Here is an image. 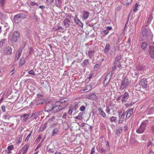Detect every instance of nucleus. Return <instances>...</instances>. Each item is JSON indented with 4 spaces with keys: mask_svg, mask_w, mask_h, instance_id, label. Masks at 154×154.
Returning <instances> with one entry per match:
<instances>
[{
    "mask_svg": "<svg viewBox=\"0 0 154 154\" xmlns=\"http://www.w3.org/2000/svg\"><path fill=\"white\" fill-rule=\"evenodd\" d=\"M28 73L29 74L32 75H33L35 76L36 75V74L34 72L33 70H30L28 72Z\"/></svg>",
    "mask_w": 154,
    "mask_h": 154,
    "instance_id": "43",
    "label": "nucleus"
},
{
    "mask_svg": "<svg viewBox=\"0 0 154 154\" xmlns=\"http://www.w3.org/2000/svg\"><path fill=\"white\" fill-rule=\"evenodd\" d=\"M54 0H46V2L48 5H50L52 3Z\"/></svg>",
    "mask_w": 154,
    "mask_h": 154,
    "instance_id": "49",
    "label": "nucleus"
},
{
    "mask_svg": "<svg viewBox=\"0 0 154 154\" xmlns=\"http://www.w3.org/2000/svg\"><path fill=\"white\" fill-rule=\"evenodd\" d=\"M56 104V102L54 104H53V106H52L51 109L50 110L51 113H55L59 111V110Z\"/></svg>",
    "mask_w": 154,
    "mask_h": 154,
    "instance_id": "6",
    "label": "nucleus"
},
{
    "mask_svg": "<svg viewBox=\"0 0 154 154\" xmlns=\"http://www.w3.org/2000/svg\"><path fill=\"white\" fill-rule=\"evenodd\" d=\"M6 0H0V6L3 7L5 3L6 2Z\"/></svg>",
    "mask_w": 154,
    "mask_h": 154,
    "instance_id": "39",
    "label": "nucleus"
},
{
    "mask_svg": "<svg viewBox=\"0 0 154 154\" xmlns=\"http://www.w3.org/2000/svg\"><path fill=\"white\" fill-rule=\"evenodd\" d=\"M55 150L51 148L50 145H48L47 148V151L49 152H51L52 153H54V151Z\"/></svg>",
    "mask_w": 154,
    "mask_h": 154,
    "instance_id": "24",
    "label": "nucleus"
},
{
    "mask_svg": "<svg viewBox=\"0 0 154 154\" xmlns=\"http://www.w3.org/2000/svg\"><path fill=\"white\" fill-rule=\"evenodd\" d=\"M52 106H53V104H51V105H47L46 107V111L47 112H51V111L49 110L51 109Z\"/></svg>",
    "mask_w": 154,
    "mask_h": 154,
    "instance_id": "35",
    "label": "nucleus"
},
{
    "mask_svg": "<svg viewBox=\"0 0 154 154\" xmlns=\"http://www.w3.org/2000/svg\"><path fill=\"white\" fill-rule=\"evenodd\" d=\"M110 109L109 108V107L107 106L106 107V109L105 110V111L107 113H109L110 112Z\"/></svg>",
    "mask_w": 154,
    "mask_h": 154,
    "instance_id": "59",
    "label": "nucleus"
},
{
    "mask_svg": "<svg viewBox=\"0 0 154 154\" xmlns=\"http://www.w3.org/2000/svg\"><path fill=\"white\" fill-rule=\"evenodd\" d=\"M114 64H115V65L117 66L119 68L122 67V66L120 63V62L119 61L115 60Z\"/></svg>",
    "mask_w": 154,
    "mask_h": 154,
    "instance_id": "31",
    "label": "nucleus"
},
{
    "mask_svg": "<svg viewBox=\"0 0 154 154\" xmlns=\"http://www.w3.org/2000/svg\"><path fill=\"white\" fill-rule=\"evenodd\" d=\"M122 96H123L122 99V102L123 103L126 102L129 97L128 93V92H125L124 94L122 95Z\"/></svg>",
    "mask_w": 154,
    "mask_h": 154,
    "instance_id": "8",
    "label": "nucleus"
},
{
    "mask_svg": "<svg viewBox=\"0 0 154 154\" xmlns=\"http://www.w3.org/2000/svg\"><path fill=\"white\" fill-rule=\"evenodd\" d=\"M132 0H127V2H126L127 5H128L130 3Z\"/></svg>",
    "mask_w": 154,
    "mask_h": 154,
    "instance_id": "63",
    "label": "nucleus"
},
{
    "mask_svg": "<svg viewBox=\"0 0 154 154\" xmlns=\"http://www.w3.org/2000/svg\"><path fill=\"white\" fill-rule=\"evenodd\" d=\"M44 103V102L43 101L41 102H37L36 100L33 101V102H31L30 103L31 105H32L33 104H35L36 105H38L39 104L42 105Z\"/></svg>",
    "mask_w": 154,
    "mask_h": 154,
    "instance_id": "32",
    "label": "nucleus"
},
{
    "mask_svg": "<svg viewBox=\"0 0 154 154\" xmlns=\"http://www.w3.org/2000/svg\"><path fill=\"white\" fill-rule=\"evenodd\" d=\"M147 43L146 42H143L141 45V49L143 50H146L147 48Z\"/></svg>",
    "mask_w": 154,
    "mask_h": 154,
    "instance_id": "26",
    "label": "nucleus"
},
{
    "mask_svg": "<svg viewBox=\"0 0 154 154\" xmlns=\"http://www.w3.org/2000/svg\"><path fill=\"white\" fill-rule=\"evenodd\" d=\"M103 32L104 33V35H106L108 34V33L109 32V31H108L106 29V30H104L103 31Z\"/></svg>",
    "mask_w": 154,
    "mask_h": 154,
    "instance_id": "58",
    "label": "nucleus"
},
{
    "mask_svg": "<svg viewBox=\"0 0 154 154\" xmlns=\"http://www.w3.org/2000/svg\"><path fill=\"white\" fill-rule=\"evenodd\" d=\"M42 138L41 136L40 135H39L38 137L36 139V141L38 142Z\"/></svg>",
    "mask_w": 154,
    "mask_h": 154,
    "instance_id": "56",
    "label": "nucleus"
},
{
    "mask_svg": "<svg viewBox=\"0 0 154 154\" xmlns=\"http://www.w3.org/2000/svg\"><path fill=\"white\" fill-rule=\"evenodd\" d=\"M33 51V50L32 49V48H29V54H31L32 53Z\"/></svg>",
    "mask_w": 154,
    "mask_h": 154,
    "instance_id": "55",
    "label": "nucleus"
},
{
    "mask_svg": "<svg viewBox=\"0 0 154 154\" xmlns=\"http://www.w3.org/2000/svg\"><path fill=\"white\" fill-rule=\"evenodd\" d=\"M95 152V147H93L91 150V153L90 154H93Z\"/></svg>",
    "mask_w": 154,
    "mask_h": 154,
    "instance_id": "61",
    "label": "nucleus"
},
{
    "mask_svg": "<svg viewBox=\"0 0 154 154\" xmlns=\"http://www.w3.org/2000/svg\"><path fill=\"white\" fill-rule=\"evenodd\" d=\"M99 150L100 152L101 153H105L106 150L104 148L102 147H99Z\"/></svg>",
    "mask_w": 154,
    "mask_h": 154,
    "instance_id": "36",
    "label": "nucleus"
},
{
    "mask_svg": "<svg viewBox=\"0 0 154 154\" xmlns=\"http://www.w3.org/2000/svg\"><path fill=\"white\" fill-rule=\"evenodd\" d=\"M134 109L132 108L127 113L126 116V118L128 119L129 118L132 113V112L133 110Z\"/></svg>",
    "mask_w": 154,
    "mask_h": 154,
    "instance_id": "23",
    "label": "nucleus"
},
{
    "mask_svg": "<svg viewBox=\"0 0 154 154\" xmlns=\"http://www.w3.org/2000/svg\"><path fill=\"white\" fill-rule=\"evenodd\" d=\"M125 114L124 113L122 114L120 116H119V124L122 123L124 121L125 119Z\"/></svg>",
    "mask_w": 154,
    "mask_h": 154,
    "instance_id": "15",
    "label": "nucleus"
},
{
    "mask_svg": "<svg viewBox=\"0 0 154 154\" xmlns=\"http://www.w3.org/2000/svg\"><path fill=\"white\" fill-rule=\"evenodd\" d=\"M67 116V113L66 112H65L63 116L62 117V118L63 119H65L66 118Z\"/></svg>",
    "mask_w": 154,
    "mask_h": 154,
    "instance_id": "60",
    "label": "nucleus"
},
{
    "mask_svg": "<svg viewBox=\"0 0 154 154\" xmlns=\"http://www.w3.org/2000/svg\"><path fill=\"white\" fill-rule=\"evenodd\" d=\"M86 97L87 99L97 100V97L95 94L90 93L86 96Z\"/></svg>",
    "mask_w": 154,
    "mask_h": 154,
    "instance_id": "7",
    "label": "nucleus"
},
{
    "mask_svg": "<svg viewBox=\"0 0 154 154\" xmlns=\"http://www.w3.org/2000/svg\"><path fill=\"white\" fill-rule=\"evenodd\" d=\"M5 54L9 55L12 53V49L10 47L8 46L5 48L3 51Z\"/></svg>",
    "mask_w": 154,
    "mask_h": 154,
    "instance_id": "9",
    "label": "nucleus"
},
{
    "mask_svg": "<svg viewBox=\"0 0 154 154\" xmlns=\"http://www.w3.org/2000/svg\"><path fill=\"white\" fill-rule=\"evenodd\" d=\"M152 144V143L151 142L149 141L147 143V147H148L149 146Z\"/></svg>",
    "mask_w": 154,
    "mask_h": 154,
    "instance_id": "62",
    "label": "nucleus"
},
{
    "mask_svg": "<svg viewBox=\"0 0 154 154\" xmlns=\"http://www.w3.org/2000/svg\"><path fill=\"white\" fill-rule=\"evenodd\" d=\"M73 110H72V106H70L69 107V109L68 112V114H69V115H71L72 114Z\"/></svg>",
    "mask_w": 154,
    "mask_h": 154,
    "instance_id": "45",
    "label": "nucleus"
},
{
    "mask_svg": "<svg viewBox=\"0 0 154 154\" xmlns=\"http://www.w3.org/2000/svg\"><path fill=\"white\" fill-rule=\"evenodd\" d=\"M20 38V33L17 31H14L12 34L11 40L12 43L17 42Z\"/></svg>",
    "mask_w": 154,
    "mask_h": 154,
    "instance_id": "2",
    "label": "nucleus"
},
{
    "mask_svg": "<svg viewBox=\"0 0 154 154\" xmlns=\"http://www.w3.org/2000/svg\"><path fill=\"white\" fill-rule=\"evenodd\" d=\"M151 130L152 133L154 134V125L152 126Z\"/></svg>",
    "mask_w": 154,
    "mask_h": 154,
    "instance_id": "64",
    "label": "nucleus"
},
{
    "mask_svg": "<svg viewBox=\"0 0 154 154\" xmlns=\"http://www.w3.org/2000/svg\"><path fill=\"white\" fill-rule=\"evenodd\" d=\"M83 112H80L78 116L75 117V119H77L79 120H81L82 119V116H83Z\"/></svg>",
    "mask_w": 154,
    "mask_h": 154,
    "instance_id": "33",
    "label": "nucleus"
},
{
    "mask_svg": "<svg viewBox=\"0 0 154 154\" xmlns=\"http://www.w3.org/2000/svg\"><path fill=\"white\" fill-rule=\"evenodd\" d=\"M116 66L115 65H114L112 69V71H110L109 72V74L110 75H112L113 73L112 72L114 71L116 69Z\"/></svg>",
    "mask_w": 154,
    "mask_h": 154,
    "instance_id": "40",
    "label": "nucleus"
},
{
    "mask_svg": "<svg viewBox=\"0 0 154 154\" xmlns=\"http://www.w3.org/2000/svg\"><path fill=\"white\" fill-rule=\"evenodd\" d=\"M149 52L151 58H154V46H149Z\"/></svg>",
    "mask_w": 154,
    "mask_h": 154,
    "instance_id": "13",
    "label": "nucleus"
},
{
    "mask_svg": "<svg viewBox=\"0 0 154 154\" xmlns=\"http://www.w3.org/2000/svg\"><path fill=\"white\" fill-rule=\"evenodd\" d=\"M150 22L151 21H150L149 20L147 19V18L146 19V23H145V26H147L150 23Z\"/></svg>",
    "mask_w": 154,
    "mask_h": 154,
    "instance_id": "48",
    "label": "nucleus"
},
{
    "mask_svg": "<svg viewBox=\"0 0 154 154\" xmlns=\"http://www.w3.org/2000/svg\"><path fill=\"white\" fill-rule=\"evenodd\" d=\"M29 147V145H27V144H26L24 146L23 148L24 150L22 154H26V153Z\"/></svg>",
    "mask_w": 154,
    "mask_h": 154,
    "instance_id": "29",
    "label": "nucleus"
},
{
    "mask_svg": "<svg viewBox=\"0 0 154 154\" xmlns=\"http://www.w3.org/2000/svg\"><path fill=\"white\" fill-rule=\"evenodd\" d=\"M89 61L88 59L85 60L82 63L81 65L83 67H85L89 64Z\"/></svg>",
    "mask_w": 154,
    "mask_h": 154,
    "instance_id": "21",
    "label": "nucleus"
},
{
    "mask_svg": "<svg viewBox=\"0 0 154 154\" xmlns=\"http://www.w3.org/2000/svg\"><path fill=\"white\" fill-rule=\"evenodd\" d=\"M74 20L75 23L79 25L81 27H83V24L80 20L76 16L75 17Z\"/></svg>",
    "mask_w": 154,
    "mask_h": 154,
    "instance_id": "14",
    "label": "nucleus"
},
{
    "mask_svg": "<svg viewBox=\"0 0 154 154\" xmlns=\"http://www.w3.org/2000/svg\"><path fill=\"white\" fill-rule=\"evenodd\" d=\"M56 103V104L58 105L57 106H58V108L59 110V111L65 109L68 105V104L61 105L60 104L58 103V102Z\"/></svg>",
    "mask_w": 154,
    "mask_h": 154,
    "instance_id": "10",
    "label": "nucleus"
},
{
    "mask_svg": "<svg viewBox=\"0 0 154 154\" xmlns=\"http://www.w3.org/2000/svg\"><path fill=\"white\" fill-rule=\"evenodd\" d=\"M30 5L31 6H34L35 5H36L37 6L38 5V4L37 3L33 2H31L30 3Z\"/></svg>",
    "mask_w": 154,
    "mask_h": 154,
    "instance_id": "51",
    "label": "nucleus"
},
{
    "mask_svg": "<svg viewBox=\"0 0 154 154\" xmlns=\"http://www.w3.org/2000/svg\"><path fill=\"white\" fill-rule=\"evenodd\" d=\"M25 62L26 61L24 57H22L20 60V62L19 65V67H21L25 64Z\"/></svg>",
    "mask_w": 154,
    "mask_h": 154,
    "instance_id": "18",
    "label": "nucleus"
},
{
    "mask_svg": "<svg viewBox=\"0 0 154 154\" xmlns=\"http://www.w3.org/2000/svg\"><path fill=\"white\" fill-rule=\"evenodd\" d=\"M31 133H30L26 137L25 140V142L29 140L30 137L31 136Z\"/></svg>",
    "mask_w": 154,
    "mask_h": 154,
    "instance_id": "47",
    "label": "nucleus"
},
{
    "mask_svg": "<svg viewBox=\"0 0 154 154\" xmlns=\"http://www.w3.org/2000/svg\"><path fill=\"white\" fill-rule=\"evenodd\" d=\"M70 20L68 18H66L63 21L64 25L67 28L69 27V26Z\"/></svg>",
    "mask_w": 154,
    "mask_h": 154,
    "instance_id": "16",
    "label": "nucleus"
},
{
    "mask_svg": "<svg viewBox=\"0 0 154 154\" xmlns=\"http://www.w3.org/2000/svg\"><path fill=\"white\" fill-rule=\"evenodd\" d=\"M40 113V112L39 111H38L35 113H33L31 117H34V119H37Z\"/></svg>",
    "mask_w": 154,
    "mask_h": 154,
    "instance_id": "25",
    "label": "nucleus"
},
{
    "mask_svg": "<svg viewBox=\"0 0 154 154\" xmlns=\"http://www.w3.org/2000/svg\"><path fill=\"white\" fill-rule=\"evenodd\" d=\"M55 3L57 6L59 8H60V4H62L61 0H55Z\"/></svg>",
    "mask_w": 154,
    "mask_h": 154,
    "instance_id": "28",
    "label": "nucleus"
},
{
    "mask_svg": "<svg viewBox=\"0 0 154 154\" xmlns=\"http://www.w3.org/2000/svg\"><path fill=\"white\" fill-rule=\"evenodd\" d=\"M22 136L23 135H20L18 136V137L19 138L17 142V143L18 144H19L20 143L22 142Z\"/></svg>",
    "mask_w": 154,
    "mask_h": 154,
    "instance_id": "37",
    "label": "nucleus"
},
{
    "mask_svg": "<svg viewBox=\"0 0 154 154\" xmlns=\"http://www.w3.org/2000/svg\"><path fill=\"white\" fill-rule=\"evenodd\" d=\"M100 65L98 64H97L95 65L94 68V70L96 71H97L98 68L100 67Z\"/></svg>",
    "mask_w": 154,
    "mask_h": 154,
    "instance_id": "46",
    "label": "nucleus"
},
{
    "mask_svg": "<svg viewBox=\"0 0 154 154\" xmlns=\"http://www.w3.org/2000/svg\"><path fill=\"white\" fill-rule=\"evenodd\" d=\"M100 114L101 115L103 118H106V114L101 109V108H99L98 109Z\"/></svg>",
    "mask_w": 154,
    "mask_h": 154,
    "instance_id": "27",
    "label": "nucleus"
},
{
    "mask_svg": "<svg viewBox=\"0 0 154 154\" xmlns=\"http://www.w3.org/2000/svg\"><path fill=\"white\" fill-rule=\"evenodd\" d=\"M66 101V100H65L64 99H61V100L57 102H58L60 104L63 103H65Z\"/></svg>",
    "mask_w": 154,
    "mask_h": 154,
    "instance_id": "42",
    "label": "nucleus"
},
{
    "mask_svg": "<svg viewBox=\"0 0 154 154\" xmlns=\"http://www.w3.org/2000/svg\"><path fill=\"white\" fill-rule=\"evenodd\" d=\"M94 51L90 50L89 51L88 53L86 52V55H88L89 57L91 59L92 58V56L94 54Z\"/></svg>",
    "mask_w": 154,
    "mask_h": 154,
    "instance_id": "19",
    "label": "nucleus"
},
{
    "mask_svg": "<svg viewBox=\"0 0 154 154\" xmlns=\"http://www.w3.org/2000/svg\"><path fill=\"white\" fill-rule=\"evenodd\" d=\"M7 149H8V150L9 151L13 150L14 149L13 145H11L8 146Z\"/></svg>",
    "mask_w": 154,
    "mask_h": 154,
    "instance_id": "50",
    "label": "nucleus"
},
{
    "mask_svg": "<svg viewBox=\"0 0 154 154\" xmlns=\"http://www.w3.org/2000/svg\"><path fill=\"white\" fill-rule=\"evenodd\" d=\"M121 55L120 54L118 55L115 57V60L119 61L121 59Z\"/></svg>",
    "mask_w": 154,
    "mask_h": 154,
    "instance_id": "44",
    "label": "nucleus"
},
{
    "mask_svg": "<svg viewBox=\"0 0 154 154\" xmlns=\"http://www.w3.org/2000/svg\"><path fill=\"white\" fill-rule=\"evenodd\" d=\"M14 20L15 23H20L22 20L20 17V16L18 14L14 16Z\"/></svg>",
    "mask_w": 154,
    "mask_h": 154,
    "instance_id": "11",
    "label": "nucleus"
},
{
    "mask_svg": "<svg viewBox=\"0 0 154 154\" xmlns=\"http://www.w3.org/2000/svg\"><path fill=\"white\" fill-rule=\"evenodd\" d=\"M141 36L140 37V39L141 41L152 40L153 35L149 28L143 26L141 29Z\"/></svg>",
    "mask_w": 154,
    "mask_h": 154,
    "instance_id": "1",
    "label": "nucleus"
},
{
    "mask_svg": "<svg viewBox=\"0 0 154 154\" xmlns=\"http://www.w3.org/2000/svg\"><path fill=\"white\" fill-rule=\"evenodd\" d=\"M152 13H151V14L150 15L149 17H148L147 18V19L149 20L150 21H151L152 20V19L153 18V17H152Z\"/></svg>",
    "mask_w": 154,
    "mask_h": 154,
    "instance_id": "57",
    "label": "nucleus"
},
{
    "mask_svg": "<svg viewBox=\"0 0 154 154\" xmlns=\"http://www.w3.org/2000/svg\"><path fill=\"white\" fill-rule=\"evenodd\" d=\"M1 109L3 112H4L5 111V105H3L1 106Z\"/></svg>",
    "mask_w": 154,
    "mask_h": 154,
    "instance_id": "54",
    "label": "nucleus"
},
{
    "mask_svg": "<svg viewBox=\"0 0 154 154\" xmlns=\"http://www.w3.org/2000/svg\"><path fill=\"white\" fill-rule=\"evenodd\" d=\"M85 107L84 106H82L80 108V110L82 111H83L85 109Z\"/></svg>",
    "mask_w": 154,
    "mask_h": 154,
    "instance_id": "52",
    "label": "nucleus"
},
{
    "mask_svg": "<svg viewBox=\"0 0 154 154\" xmlns=\"http://www.w3.org/2000/svg\"><path fill=\"white\" fill-rule=\"evenodd\" d=\"M78 107V103H76L74 106L72 107V109L73 110H76Z\"/></svg>",
    "mask_w": 154,
    "mask_h": 154,
    "instance_id": "41",
    "label": "nucleus"
},
{
    "mask_svg": "<svg viewBox=\"0 0 154 154\" xmlns=\"http://www.w3.org/2000/svg\"><path fill=\"white\" fill-rule=\"evenodd\" d=\"M110 48V45L108 43L107 44L104 49V52L105 54H107Z\"/></svg>",
    "mask_w": 154,
    "mask_h": 154,
    "instance_id": "22",
    "label": "nucleus"
},
{
    "mask_svg": "<svg viewBox=\"0 0 154 154\" xmlns=\"http://www.w3.org/2000/svg\"><path fill=\"white\" fill-rule=\"evenodd\" d=\"M108 76V75L106 76L103 81L104 86L105 87L107 86L109 81V79Z\"/></svg>",
    "mask_w": 154,
    "mask_h": 154,
    "instance_id": "17",
    "label": "nucleus"
},
{
    "mask_svg": "<svg viewBox=\"0 0 154 154\" xmlns=\"http://www.w3.org/2000/svg\"><path fill=\"white\" fill-rule=\"evenodd\" d=\"M117 118L114 116H112L110 118V121L111 122H114L115 123L117 122Z\"/></svg>",
    "mask_w": 154,
    "mask_h": 154,
    "instance_id": "34",
    "label": "nucleus"
},
{
    "mask_svg": "<svg viewBox=\"0 0 154 154\" xmlns=\"http://www.w3.org/2000/svg\"><path fill=\"white\" fill-rule=\"evenodd\" d=\"M59 130L57 128H55L52 131V136H54L55 135L57 134Z\"/></svg>",
    "mask_w": 154,
    "mask_h": 154,
    "instance_id": "30",
    "label": "nucleus"
},
{
    "mask_svg": "<svg viewBox=\"0 0 154 154\" xmlns=\"http://www.w3.org/2000/svg\"><path fill=\"white\" fill-rule=\"evenodd\" d=\"M147 121H145L142 123L139 128L136 130V132L138 134H141L143 133L146 129L147 125Z\"/></svg>",
    "mask_w": 154,
    "mask_h": 154,
    "instance_id": "3",
    "label": "nucleus"
},
{
    "mask_svg": "<svg viewBox=\"0 0 154 154\" xmlns=\"http://www.w3.org/2000/svg\"><path fill=\"white\" fill-rule=\"evenodd\" d=\"M129 85V82L128 79L126 78H124L121 82L120 86V89L121 90H123L126 88Z\"/></svg>",
    "mask_w": 154,
    "mask_h": 154,
    "instance_id": "4",
    "label": "nucleus"
},
{
    "mask_svg": "<svg viewBox=\"0 0 154 154\" xmlns=\"http://www.w3.org/2000/svg\"><path fill=\"white\" fill-rule=\"evenodd\" d=\"M22 51V49L21 48L19 49L17 51V53L16 54L15 60L17 61L20 57Z\"/></svg>",
    "mask_w": 154,
    "mask_h": 154,
    "instance_id": "12",
    "label": "nucleus"
},
{
    "mask_svg": "<svg viewBox=\"0 0 154 154\" xmlns=\"http://www.w3.org/2000/svg\"><path fill=\"white\" fill-rule=\"evenodd\" d=\"M0 41H1L3 44H5L7 42V40L6 39H2L0 40Z\"/></svg>",
    "mask_w": 154,
    "mask_h": 154,
    "instance_id": "53",
    "label": "nucleus"
},
{
    "mask_svg": "<svg viewBox=\"0 0 154 154\" xmlns=\"http://www.w3.org/2000/svg\"><path fill=\"white\" fill-rule=\"evenodd\" d=\"M18 14L20 16V17L21 20L26 18V15L25 14L20 13Z\"/></svg>",
    "mask_w": 154,
    "mask_h": 154,
    "instance_id": "38",
    "label": "nucleus"
},
{
    "mask_svg": "<svg viewBox=\"0 0 154 154\" xmlns=\"http://www.w3.org/2000/svg\"><path fill=\"white\" fill-rule=\"evenodd\" d=\"M83 18L85 19H86L88 18L89 15V13L85 10L83 11Z\"/></svg>",
    "mask_w": 154,
    "mask_h": 154,
    "instance_id": "20",
    "label": "nucleus"
},
{
    "mask_svg": "<svg viewBox=\"0 0 154 154\" xmlns=\"http://www.w3.org/2000/svg\"><path fill=\"white\" fill-rule=\"evenodd\" d=\"M147 81L146 79H143L140 82L139 84L143 88L146 89L147 88Z\"/></svg>",
    "mask_w": 154,
    "mask_h": 154,
    "instance_id": "5",
    "label": "nucleus"
}]
</instances>
